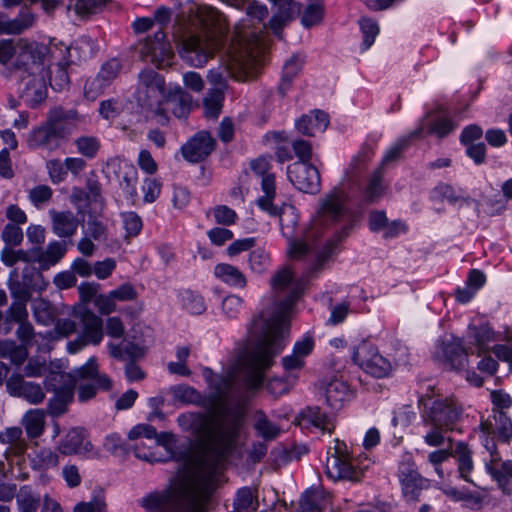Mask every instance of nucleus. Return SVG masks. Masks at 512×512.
<instances>
[{"instance_id":"obj_1","label":"nucleus","mask_w":512,"mask_h":512,"mask_svg":"<svg viewBox=\"0 0 512 512\" xmlns=\"http://www.w3.org/2000/svg\"><path fill=\"white\" fill-rule=\"evenodd\" d=\"M299 294V289L293 288L271 317L254 321L256 337L248 340L245 350L230 365L225 375H217L209 368L204 370V377L214 391L215 402L225 404L232 397V393L238 391L240 382L249 390L262 386L266 371L272 367L275 357L285 347L289 334V314Z\"/></svg>"},{"instance_id":"obj_2","label":"nucleus","mask_w":512,"mask_h":512,"mask_svg":"<svg viewBox=\"0 0 512 512\" xmlns=\"http://www.w3.org/2000/svg\"><path fill=\"white\" fill-rule=\"evenodd\" d=\"M262 29H254L245 25H237L234 36L223 59V68L209 71L208 80L215 85L224 87L225 71L231 78L237 81H249L254 79L259 70L258 58L262 51Z\"/></svg>"},{"instance_id":"obj_3","label":"nucleus","mask_w":512,"mask_h":512,"mask_svg":"<svg viewBox=\"0 0 512 512\" xmlns=\"http://www.w3.org/2000/svg\"><path fill=\"white\" fill-rule=\"evenodd\" d=\"M245 423V411L240 407L223 405L211 416L209 425L200 432L203 453L215 459L228 456L236 447Z\"/></svg>"},{"instance_id":"obj_4","label":"nucleus","mask_w":512,"mask_h":512,"mask_svg":"<svg viewBox=\"0 0 512 512\" xmlns=\"http://www.w3.org/2000/svg\"><path fill=\"white\" fill-rule=\"evenodd\" d=\"M418 405L427 409L428 423L444 426L446 431L453 430L463 415V407L454 396L436 394L432 387L419 396Z\"/></svg>"},{"instance_id":"obj_5","label":"nucleus","mask_w":512,"mask_h":512,"mask_svg":"<svg viewBox=\"0 0 512 512\" xmlns=\"http://www.w3.org/2000/svg\"><path fill=\"white\" fill-rule=\"evenodd\" d=\"M55 395L49 401L52 415L58 416L66 411V406L72 401L77 378L71 373H53L48 380Z\"/></svg>"},{"instance_id":"obj_6","label":"nucleus","mask_w":512,"mask_h":512,"mask_svg":"<svg viewBox=\"0 0 512 512\" xmlns=\"http://www.w3.org/2000/svg\"><path fill=\"white\" fill-rule=\"evenodd\" d=\"M353 360L365 372L376 378H383L391 371L390 362L379 354L374 345L368 342H362L355 348Z\"/></svg>"},{"instance_id":"obj_7","label":"nucleus","mask_w":512,"mask_h":512,"mask_svg":"<svg viewBox=\"0 0 512 512\" xmlns=\"http://www.w3.org/2000/svg\"><path fill=\"white\" fill-rule=\"evenodd\" d=\"M398 478L401 492L406 502H418L422 490L426 487V480L417 471L415 463L410 459L401 462Z\"/></svg>"},{"instance_id":"obj_8","label":"nucleus","mask_w":512,"mask_h":512,"mask_svg":"<svg viewBox=\"0 0 512 512\" xmlns=\"http://www.w3.org/2000/svg\"><path fill=\"white\" fill-rule=\"evenodd\" d=\"M215 42L212 39L190 35L182 43L181 55L191 66L202 67L213 56Z\"/></svg>"},{"instance_id":"obj_9","label":"nucleus","mask_w":512,"mask_h":512,"mask_svg":"<svg viewBox=\"0 0 512 512\" xmlns=\"http://www.w3.org/2000/svg\"><path fill=\"white\" fill-rule=\"evenodd\" d=\"M347 194L339 187L333 188L320 200L318 218L321 223L340 221L347 214Z\"/></svg>"},{"instance_id":"obj_10","label":"nucleus","mask_w":512,"mask_h":512,"mask_svg":"<svg viewBox=\"0 0 512 512\" xmlns=\"http://www.w3.org/2000/svg\"><path fill=\"white\" fill-rule=\"evenodd\" d=\"M288 178L294 186L306 193H315L320 187V174L310 163L294 162L288 166Z\"/></svg>"},{"instance_id":"obj_11","label":"nucleus","mask_w":512,"mask_h":512,"mask_svg":"<svg viewBox=\"0 0 512 512\" xmlns=\"http://www.w3.org/2000/svg\"><path fill=\"white\" fill-rule=\"evenodd\" d=\"M160 78L158 73L146 69L140 74V83L137 90V100L145 107L155 108L156 113L160 106Z\"/></svg>"},{"instance_id":"obj_12","label":"nucleus","mask_w":512,"mask_h":512,"mask_svg":"<svg viewBox=\"0 0 512 512\" xmlns=\"http://www.w3.org/2000/svg\"><path fill=\"white\" fill-rule=\"evenodd\" d=\"M216 146V140L209 131H199L182 147L183 157L192 163H198L208 157Z\"/></svg>"},{"instance_id":"obj_13","label":"nucleus","mask_w":512,"mask_h":512,"mask_svg":"<svg viewBox=\"0 0 512 512\" xmlns=\"http://www.w3.org/2000/svg\"><path fill=\"white\" fill-rule=\"evenodd\" d=\"M45 54V47L37 42H28L20 39L16 43V68H24L27 72H32L35 66H42L41 61Z\"/></svg>"},{"instance_id":"obj_14","label":"nucleus","mask_w":512,"mask_h":512,"mask_svg":"<svg viewBox=\"0 0 512 512\" xmlns=\"http://www.w3.org/2000/svg\"><path fill=\"white\" fill-rule=\"evenodd\" d=\"M22 97L32 106L40 104L46 98V81L43 66H35L32 72L23 77Z\"/></svg>"},{"instance_id":"obj_15","label":"nucleus","mask_w":512,"mask_h":512,"mask_svg":"<svg viewBox=\"0 0 512 512\" xmlns=\"http://www.w3.org/2000/svg\"><path fill=\"white\" fill-rule=\"evenodd\" d=\"M8 393L13 397H22L36 405L45 399V393L39 384L24 381L21 375L11 376L6 382Z\"/></svg>"},{"instance_id":"obj_16","label":"nucleus","mask_w":512,"mask_h":512,"mask_svg":"<svg viewBox=\"0 0 512 512\" xmlns=\"http://www.w3.org/2000/svg\"><path fill=\"white\" fill-rule=\"evenodd\" d=\"M326 475L332 480H350L357 481L359 472L352 465L350 459L328 457L325 466Z\"/></svg>"},{"instance_id":"obj_17","label":"nucleus","mask_w":512,"mask_h":512,"mask_svg":"<svg viewBox=\"0 0 512 512\" xmlns=\"http://www.w3.org/2000/svg\"><path fill=\"white\" fill-rule=\"evenodd\" d=\"M162 104L165 105L166 110L171 111L176 117L182 118L191 109L192 97L181 87H177L165 95Z\"/></svg>"},{"instance_id":"obj_18","label":"nucleus","mask_w":512,"mask_h":512,"mask_svg":"<svg viewBox=\"0 0 512 512\" xmlns=\"http://www.w3.org/2000/svg\"><path fill=\"white\" fill-rule=\"evenodd\" d=\"M443 353L445 365L449 369L456 371L465 370L468 365V353L460 339H454L444 343Z\"/></svg>"},{"instance_id":"obj_19","label":"nucleus","mask_w":512,"mask_h":512,"mask_svg":"<svg viewBox=\"0 0 512 512\" xmlns=\"http://www.w3.org/2000/svg\"><path fill=\"white\" fill-rule=\"evenodd\" d=\"M261 188L264 193V196L260 197L257 200L258 206L263 211L267 212L271 216L279 215L280 216V225H281L282 231L284 232V224H283V220L281 218L282 211L279 210L273 204V200L276 196L274 174H267V175H264V177H262Z\"/></svg>"},{"instance_id":"obj_20","label":"nucleus","mask_w":512,"mask_h":512,"mask_svg":"<svg viewBox=\"0 0 512 512\" xmlns=\"http://www.w3.org/2000/svg\"><path fill=\"white\" fill-rule=\"evenodd\" d=\"M52 219L53 232L59 237H71L78 228L79 221L71 211L49 212Z\"/></svg>"},{"instance_id":"obj_21","label":"nucleus","mask_w":512,"mask_h":512,"mask_svg":"<svg viewBox=\"0 0 512 512\" xmlns=\"http://www.w3.org/2000/svg\"><path fill=\"white\" fill-rule=\"evenodd\" d=\"M329 124V116L321 110H315L312 115H303L297 122L296 128L307 136H314L326 130Z\"/></svg>"},{"instance_id":"obj_22","label":"nucleus","mask_w":512,"mask_h":512,"mask_svg":"<svg viewBox=\"0 0 512 512\" xmlns=\"http://www.w3.org/2000/svg\"><path fill=\"white\" fill-rule=\"evenodd\" d=\"M92 449V444L85 441L84 431L78 428L70 430L59 445V451L63 455L79 454Z\"/></svg>"},{"instance_id":"obj_23","label":"nucleus","mask_w":512,"mask_h":512,"mask_svg":"<svg viewBox=\"0 0 512 512\" xmlns=\"http://www.w3.org/2000/svg\"><path fill=\"white\" fill-rule=\"evenodd\" d=\"M36 15L27 8H23L15 19H0V34H20L32 27Z\"/></svg>"},{"instance_id":"obj_24","label":"nucleus","mask_w":512,"mask_h":512,"mask_svg":"<svg viewBox=\"0 0 512 512\" xmlns=\"http://www.w3.org/2000/svg\"><path fill=\"white\" fill-rule=\"evenodd\" d=\"M486 470L505 494H512V461L501 462L500 466L486 464Z\"/></svg>"},{"instance_id":"obj_25","label":"nucleus","mask_w":512,"mask_h":512,"mask_svg":"<svg viewBox=\"0 0 512 512\" xmlns=\"http://www.w3.org/2000/svg\"><path fill=\"white\" fill-rule=\"evenodd\" d=\"M136 49L143 62L155 64L157 69L160 68V62L158 59L160 52V39L158 38V32L140 40Z\"/></svg>"},{"instance_id":"obj_26","label":"nucleus","mask_w":512,"mask_h":512,"mask_svg":"<svg viewBox=\"0 0 512 512\" xmlns=\"http://www.w3.org/2000/svg\"><path fill=\"white\" fill-rule=\"evenodd\" d=\"M253 428L256 435L261 437L264 441H273L281 433V428L276 423L272 422L262 410H258L254 413Z\"/></svg>"},{"instance_id":"obj_27","label":"nucleus","mask_w":512,"mask_h":512,"mask_svg":"<svg viewBox=\"0 0 512 512\" xmlns=\"http://www.w3.org/2000/svg\"><path fill=\"white\" fill-rule=\"evenodd\" d=\"M66 246L58 241L48 245L45 251L34 249V262H38L42 268H48L56 264L65 254Z\"/></svg>"},{"instance_id":"obj_28","label":"nucleus","mask_w":512,"mask_h":512,"mask_svg":"<svg viewBox=\"0 0 512 512\" xmlns=\"http://www.w3.org/2000/svg\"><path fill=\"white\" fill-rule=\"evenodd\" d=\"M21 424L29 438H38L44 432L45 412L41 409H31L24 414Z\"/></svg>"},{"instance_id":"obj_29","label":"nucleus","mask_w":512,"mask_h":512,"mask_svg":"<svg viewBox=\"0 0 512 512\" xmlns=\"http://www.w3.org/2000/svg\"><path fill=\"white\" fill-rule=\"evenodd\" d=\"M214 273L217 278L230 286L243 289L247 285L246 276L233 265L226 263L218 264L215 267Z\"/></svg>"},{"instance_id":"obj_30","label":"nucleus","mask_w":512,"mask_h":512,"mask_svg":"<svg viewBox=\"0 0 512 512\" xmlns=\"http://www.w3.org/2000/svg\"><path fill=\"white\" fill-rule=\"evenodd\" d=\"M81 321L84 328L83 337L93 344H99L103 337L102 319L91 311H85Z\"/></svg>"},{"instance_id":"obj_31","label":"nucleus","mask_w":512,"mask_h":512,"mask_svg":"<svg viewBox=\"0 0 512 512\" xmlns=\"http://www.w3.org/2000/svg\"><path fill=\"white\" fill-rule=\"evenodd\" d=\"M423 130H424V128L421 125L417 129L412 131L409 134V136L399 139L387 151V153L385 154V156L382 159V162H381V164H380V166L378 168H381V170H383V168L385 166H388V165L398 161L401 158L403 151L408 147L410 140L413 139V138H416V137H420L422 132H423Z\"/></svg>"},{"instance_id":"obj_32","label":"nucleus","mask_w":512,"mask_h":512,"mask_svg":"<svg viewBox=\"0 0 512 512\" xmlns=\"http://www.w3.org/2000/svg\"><path fill=\"white\" fill-rule=\"evenodd\" d=\"M325 396L330 407L339 409L349 396V387L341 380H332L326 386Z\"/></svg>"},{"instance_id":"obj_33","label":"nucleus","mask_w":512,"mask_h":512,"mask_svg":"<svg viewBox=\"0 0 512 512\" xmlns=\"http://www.w3.org/2000/svg\"><path fill=\"white\" fill-rule=\"evenodd\" d=\"M29 141L30 145L33 147H44L49 150L56 149L60 146L59 139L47 122L44 126L37 128L31 133Z\"/></svg>"},{"instance_id":"obj_34","label":"nucleus","mask_w":512,"mask_h":512,"mask_svg":"<svg viewBox=\"0 0 512 512\" xmlns=\"http://www.w3.org/2000/svg\"><path fill=\"white\" fill-rule=\"evenodd\" d=\"M77 382L79 380H93L99 387L109 389L111 387V381L108 377L98 374V365L95 358H91L81 368H79L75 374Z\"/></svg>"},{"instance_id":"obj_35","label":"nucleus","mask_w":512,"mask_h":512,"mask_svg":"<svg viewBox=\"0 0 512 512\" xmlns=\"http://www.w3.org/2000/svg\"><path fill=\"white\" fill-rule=\"evenodd\" d=\"M259 507L257 491L249 487L238 490L234 500V509L239 512H256Z\"/></svg>"},{"instance_id":"obj_36","label":"nucleus","mask_w":512,"mask_h":512,"mask_svg":"<svg viewBox=\"0 0 512 512\" xmlns=\"http://www.w3.org/2000/svg\"><path fill=\"white\" fill-rule=\"evenodd\" d=\"M301 417L304 421L311 423L316 428L321 429L323 432L331 434L335 428L334 423L327 418L325 413L319 407H308L302 413Z\"/></svg>"},{"instance_id":"obj_37","label":"nucleus","mask_w":512,"mask_h":512,"mask_svg":"<svg viewBox=\"0 0 512 512\" xmlns=\"http://www.w3.org/2000/svg\"><path fill=\"white\" fill-rule=\"evenodd\" d=\"M224 94L220 89L211 90L203 99L204 116L207 119H217L221 113Z\"/></svg>"},{"instance_id":"obj_38","label":"nucleus","mask_w":512,"mask_h":512,"mask_svg":"<svg viewBox=\"0 0 512 512\" xmlns=\"http://www.w3.org/2000/svg\"><path fill=\"white\" fill-rule=\"evenodd\" d=\"M0 442L9 445L15 454L23 453L27 447L22 430L19 427H10L1 432Z\"/></svg>"},{"instance_id":"obj_39","label":"nucleus","mask_w":512,"mask_h":512,"mask_svg":"<svg viewBox=\"0 0 512 512\" xmlns=\"http://www.w3.org/2000/svg\"><path fill=\"white\" fill-rule=\"evenodd\" d=\"M271 286L275 292L282 291L290 287L289 293L286 296V298L290 295L293 288L296 287L300 291L298 298L302 294L301 285L299 283H293V273L289 267H284L274 274V276L271 278Z\"/></svg>"},{"instance_id":"obj_40","label":"nucleus","mask_w":512,"mask_h":512,"mask_svg":"<svg viewBox=\"0 0 512 512\" xmlns=\"http://www.w3.org/2000/svg\"><path fill=\"white\" fill-rule=\"evenodd\" d=\"M40 498L29 486L20 487L17 494L18 512H37Z\"/></svg>"},{"instance_id":"obj_41","label":"nucleus","mask_w":512,"mask_h":512,"mask_svg":"<svg viewBox=\"0 0 512 512\" xmlns=\"http://www.w3.org/2000/svg\"><path fill=\"white\" fill-rule=\"evenodd\" d=\"M302 66V60L299 56H292L283 67L282 82L279 85V91L284 96L289 88L290 82L297 75Z\"/></svg>"},{"instance_id":"obj_42","label":"nucleus","mask_w":512,"mask_h":512,"mask_svg":"<svg viewBox=\"0 0 512 512\" xmlns=\"http://www.w3.org/2000/svg\"><path fill=\"white\" fill-rule=\"evenodd\" d=\"M33 312L36 320L44 325H50L56 316L52 305L43 298L34 301Z\"/></svg>"},{"instance_id":"obj_43","label":"nucleus","mask_w":512,"mask_h":512,"mask_svg":"<svg viewBox=\"0 0 512 512\" xmlns=\"http://www.w3.org/2000/svg\"><path fill=\"white\" fill-rule=\"evenodd\" d=\"M494 424L496 425L495 435H497L501 441L509 443L512 437V422L510 418L502 411L495 412Z\"/></svg>"},{"instance_id":"obj_44","label":"nucleus","mask_w":512,"mask_h":512,"mask_svg":"<svg viewBox=\"0 0 512 512\" xmlns=\"http://www.w3.org/2000/svg\"><path fill=\"white\" fill-rule=\"evenodd\" d=\"M142 437L148 440H153L156 447L160 445V438L157 434V429L149 424H138L128 433V438L130 440H137Z\"/></svg>"},{"instance_id":"obj_45","label":"nucleus","mask_w":512,"mask_h":512,"mask_svg":"<svg viewBox=\"0 0 512 512\" xmlns=\"http://www.w3.org/2000/svg\"><path fill=\"white\" fill-rule=\"evenodd\" d=\"M383 170L377 168L371 176L370 182L366 189V197L369 201L373 202L380 198L384 193V186L382 184Z\"/></svg>"},{"instance_id":"obj_46","label":"nucleus","mask_w":512,"mask_h":512,"mask_svg":"<svg viewBox=\"0 0 512 512\" xmlns=\"http://www.w3.org/2000/svg\"><path fill=\"white\" fill-rule=\"evenodd\" d=\"M457 453H458V469L460 476L469 481L468 475L473 469V462L470 455V452L462 443L457 445Z\"/></svg>"},{"instance_id":"obj_47","label":"nucleus","mask_w":512,"mask_h":512,"mask_svg":"<svg viewBox=\"0 0 512 512\" xmlns=\"http://www.w3.org/2000/svg\"><path fill=\"white\" fill-rule=\"evenodd\" d=\"M106 4V0H78L75 4V12L81 17H87L100 12Z\"/></svg>"},{"instance_id":"obj_48","label":"nucleus","mask_w":512,"mask_h":512,"mask_svg":"<svg viewBox=\"0 0 512 512\" xmlns=\"http://www.w3.org/2000/svg\"><path fill=\"white\" fill-rule=\"evenodd\" d=\"M34 249L26 252L23 250H12L6 248L1 253V259L7 266H13L18 261L34 262Z\"/></svg>"},{"instance_id":"obj_49","label":"nucleus","mask_w":512,"mask_h":512,"mask_svg":"<svg viewBox=\"0 0 512 512\" xmlns=\"http://www.w3.org/2000/svg\"><path fill=\"white\" fill-rule=\"evenodd\" d=\"M107 87L106 83L97 74L89 77L84 86V96L93 101L97 99Z\"/></svg>"},{"instance_id":"obj_50","label":"nucleus","mask_w":512,"mask_h":512,"mask_svg":"<svg viewBox=\"0 0 512 512\" xmlns=\"http://www.w3.org/2000/svg\"><path fill=\"white\" fill-rule=\"evenodd\" d=\"M269 254L263 248H257L249 254L250 269L256 273L263 272L269 264Z\"/></svg>"},{"instance_id":"obj_51","label":"nucleus","mask_w":512,"mask_h":512,"mask_svg":"<svg viewBox=\"0 0 512 512\" xmlns=\"http://www.w3.org/2000/svg\"><path fill=\"white\" fill-rule=\"evenodd\" d=\"M78 152L85 157L92 158L100 148V144L95 137L83 136L75 141Z\"/></svg>"},{"instance_id":"obj_52","label":"nucleus","mask_w":512,"mask_h":512,"mask_svg":"<svg viewBox=\"0 0 512 512\" xmlns=\"http://www.w3.org/2000/svg\"><path fill=\"white\" fill-rule=\"evenodd\" d=\"M359 23L364 34V49H368L374 43L375 37L379 33V27L375 21L369 18H362Z\"/></svg>"},{"instance_id":"obj_53","label":"nucleus","mask_w":512,"mask_h":512,"mask_svg":"<svg viewBox=\"0 0 512 512\" xmlns=\"http://www.w3.org/2000/svg\"><path fill=\"white\" fill-rule=\"evenodd\" d=\"M28 320V312L24 301L13 302L6 312L7 322L22 323Z\"/></svg>"},{"instance_id":"obj_54","label":"nucleus","mask_w":512,"mask_h":512,"mask_svg":"<svg viewBox=\"0 0 512 512\" xmlns=\"http://www.w3.org/2000/svg\"><path fill=\"white\" fill-rule=\"evenodd\" d=\"M48 120L54 121L56 124H72L79 120V115L76 110H64L61 107H56L50 111Z\"/></svg>"},{"instance_id":"obj_55","label":"nucleus","mask_w":512,"mask_h":512,"mask_svg":"<svg viewBox=\"0 0 512 512\" xmlns=\"http://www.w3.org/2000/svg\"><path fill=\"white\" fill-rule=\"evenodd\" d=\"M53 196V190L48 185H38L29 191V200L35 205L39 206L47 203Z\"/></svg>"},{"instance_id":"obj_56","label":"nucleus","mask_w":512,"mask_h":512,"mask_svg":"<svg viewBox=\"0 0 512 512\" xmlns=\"http://www.w3.org/2000/svg\"><path fill=\"white\" fill-rule=\"evenodd\" d=\"M46 169L49 174V178L54 184L62 182L66 177V168L64 162L59 159H51L46 163Z\"/></svg>"},{"instance_id":"obj_57","label":"nucleus","mask_w":512,"mask_h":512,"mask_svg":"<svg viewBox=\"0 0 512 512\" xmlns=\"http://www.w3.org/2000/svg\"><path fill=\"white\" fill-rule=\"evenodd\" d=\"M174 396L186 403H198L201 395L194 388L186 385H178L172 389Z\"/></svg>"},{"instance_id":"obj_58","label":"nucleus","mask_w":512,"mask_h":512,"mask_svg":"<svg viewBox=\"0 0 512 512\" xmlns=\"http://www.w3.org/2000/svg\"><path fill=\"white\" fill-rule=\"evenodd\" d=\"M319 495L317 491H306L299 501L298 512H318L319 511Z\"/></svg>"},{"instance_id":"obj_59","label":"nucleus","mask_w":512,"mask_h":512,"mask_svg":"<svg viewBox=\"0 0 512 512\" xmlns=\"http://www.w3.org/2000/svg\"><path fill=\"white\" fill-rule=\"evenodd\" d=\"M183 302L185 308L191 314H201L205 310V305L201 296L192 291H186L183 295Z\"/></svg>"},{"instance_id":"obj_60","label":"nucleus","mask_w":512,"mask_h":512,"mask_svg":"<svg viewBox=\"0 0 512 512\" xmlns=\"http://www.w3.org/2000/svg\"><path fill=\"white\" fill-rule=\"evenodd\" d=\"M94 305L102 315H108L116 310V300L112 296L111 292L96 296L94 299Z\"/></svg>"},{"instance_id":"obj_61","label":"nucleus","mask_w":512,"mask_h":512,"mask_svg":"<svg viewBox=\"0 0 512 512\" xmlns=\"http://www.w3.org/2000/svg\"><path fill=\"white\" fill-rule=\"evenodd\" d=\"M160 15V9H157L154 12V18L150 17H140L133 21L132 28L135 34H142L151 31Z\"/></svg>"},{"instance_id":"obj_62","label":"nucleus","mask_w":512,"mask_h":512,"mask_svg":"<svg viewBox=\"0 0 512 512\" xmlns=\"http://www.w3.org/2000/svg\"><path fill=\"white\" fill-rule=\"evenodd\" d=\"M121 69V64L117 60H110L105 63L100 72L97 75L102 78V80L108 86L118 75Z\"/></svg>"},{"instance_id":"obj_63","label":"nucleus","mask_w":512,"mask_h":512,"mask_svg":"<svg viewBox=\"0 0 512 512\" xmlns=\"http://www.w3.org/2000/svg\"><path fill=\"white\" fill-rule=\"evenodd\" d=\"M278 7L277 14L291 21L300 12V6L292 0H282L275 4Z\"/></svg>"},{"instance_id":"obj_64","label":"nucleus","mask_w":512,"mask_h":512,"mask_svg":"<svg viewBox=\"0 0 512 512\" xmlns=\"http://www.w3.org/2000/svg\"><path fill=\"white\" fill-rule=\"evenodd\" d=\"M213 214L216 222L222 225H231L237 218L235 211L225 205L215 207Z\"/></svg>"}]
</instances>
